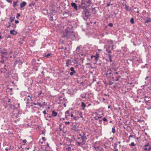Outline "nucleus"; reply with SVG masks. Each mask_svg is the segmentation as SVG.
Masks as SVG:
<instances>
[{"label":"nucleus","mask_w":151,"mask_h":151,"mask_svg":"<svg viewBox=\"0 0 151 151\" xmlns=\"http://www.w3.org/2000/svg\"><path fill=\"white\" fill-rule=\"evenodd\" d=\"M73 27L71 25H69L67 27V40L70 39L69 43H67L68 45V48L69 50L72 48L71 45L72 44L70 40H74L75 39V34L73 32L72 29Z\"/></svg>","instance_id":"f257e3e1"},{"label":"nucleus","mask_w":151,"mask_h":151,"mask_svg":"<svg viewBox=\"0 0 151 151\" xmlns=\"http://www.w3.org/2000/svg\"><path fill=\"white\" fill-rule=\"evenodd\" d=\"M80 136H81L80 138H81V139L77 142L78 145L79 146H80L81 144H84L83 142H85L87 139L84 133H83L82 134H80Z\"/></svg>","instance_id":"f03ea898"},{"label":"nucleus","mask_w":151,"mask_h":151,"mask_svg":"<svg viewBox=\"0 0 151 151\" xmlns=\"http://www.w3.org/2000/svg\"><path fill=\"white\" fill-rule=\"evenodd\" d=\"M12 52V51L11 50H10L9 52H4L2 51L1 52V59H3L4 58H5V60H7L8 58L6 56L8 55L11 54Z\"/></svg>","instance_id":"7ed1b4c3"},{"label":"nucleus","mask_w":151,"mask_h":151,"mask_svg":"<svg viewBox=\"0 0 151 151\" xmlns=\"http://www.w3.org/2000/svg\"><path fill=\"white\" fill-rule=\"evenodd\" d=\"M71 142H72V141H71L67 137V143H68V144H67V146L68 145V147L67 148V150L70 151L71 150V147H72V145L70 144H69V143H71Z\"/></svg>","instance_id":"20e7f679"},{"label":"nucleus","mask_w":151,"mask_h":151,"mask_svg":"<svg viewBox=\"0 0 151 151\" xmlns=\"http://www.w3.org/2000/svg\"><path fill=\"white\" fill-rule=\"evenodd\" d=\"M99 57V54L97 52L96 53V55H92L91 56V58L93 59V58H94L95 61V63H96L97 61L98 60V58Z\"/></svg>","instance_id":"39448f33"},{"label":"nucleus","mask_w":151,"mask_h":151,"mask_svg":"<svg viewBox=\"0 0 151 151\" xmlns=\"http://www.w3.org/2000/svg\"><path fill=\"white\" fill-rule=\"evenodd\" d=\"M72 6L76 10H78V7L76 4L74 3H71Z\"/></svg>","instance_id":"423d86ee"},{"label":"nucleus","mask_w":151,"mask_h":151,"mask_svg":"<svg viewBox=\"0 0 151 151\" xmlns=\"http://www.w3.org/2000/svg\"><path fill=\"white\" fill-rule=\"evenodd\" d=\"M27 4L26 3L25 1L22 2L20 4V9H22L24 6L25 5H26Z\"/></svg>","instance_id":"0eeeda50"},{"label":"nucleus","mask_w":151,"mask_h":151,"mask_svg":"<svg viewBox=\"0 0 151 151\" xmlns=\"http://www.w3.org/2000/svg\"><path fill=\"white\" fill-rule=\"evenodd\" d=\"M10 33L11 34L14 35H17V32L14 30H10Z\"/></svg>","instance_id":"6e6552de"},{"label":"nucleus","mask_w":151,"mask_h":151,"mask_svg":"<svg viewBox=\"0 0 151 151\" xmlns=\"http://www.w3.org/2000/svg\"><path fill=\"white\" fill-rule=\"evenodd\" d=\"M85 4H86L88 6L89 5L91 4V0H86L85 1Z\"/></svg>","instance_id":"1a4fd4ad"},{"label":"nucleus","mask_w":151,"mask_h":151,"mask_svg":"<svg viewBox=\"0 0 151 151\" xmlns=\"http://www.w3.org/2000/svg\"><path fill=\"white\" fill-rule=\"evenodd\" d=\"M81 106L82 107V110H84L85 109V107L86 106V105L84 102H81Z\"/></svg>","instance_id":"9d476101"},{"label":"nucleus","mask_w":151,"mask_h":151,"mask_svg":"<svg viewBox=\"0 0 151 151\" xmlns=\"http://www.w3.org/2000/svg\"><path fill=\"white\" fill-rule=\"evenodd\" d=\"M125 8L127 11H130L131 10V7H129L128 6L126 5Z\"/></svg>","instance_id":"9b49d317"},{"label":"nucleus","mask_w":151,"mask_h":151,"mask_svg":"<svg viewBox=\"0 0 151 151\" xmlns=\"http://www.w3.org/2000/svg\"><path fill=\"white\" fill-rule=\"evenodd\" d=\"M149 145V143H148L147 144L145 145L144 147H145L144 149V150H147V147Z\"/></svg>","instance_id":"f8f14e48"},{"label":"nucleus","mask_w":151,"mask_h":151,"mask_svg":"<svg viewBox=\"0 0 151 151\" xmlns=\"http://www.w3.org/2000/svg\"><path fill=\"white\" fill-rule=\"evenodd\" d=\"M15 17L14 16H11L10 17V22H12L13 21H14L15 19Z\"/></svg>","instance_id":"ddd939ff"},{"label":"nucleus","mask_w":151,"mask_h":151,"mask_svg":"<svg viewBox=\"0 0 151 151\" xmlns=\"http://www.w3.org/2000/svg\"><path fill=\"white\" fill-rule=\"evenodd\" d=\"M33 104L35 105H37L40 106V107H42V105L39 102L37 103H34Z\"/></svg>","instance_id":"4468645a"},{"label":"nucleus","mask_w":151,"mask_h":151,"mask_svg":"<svg viewBox=\"0 0 151 151\" xmlns=\"http://www.w3.org/2000/svg\"><path fill=\"white\" fill-rule=\"evenodd\" d=\"M52 115L53 116H56L57 115V113L54 111H53L52 112Z\"/></svg>","instance_id":"2eb2a0df"},{"label":"nucleus","mask_w":151,"mask_h":151,"mask_svg":"<svg viewBox=\"0 0 151 151\" xmlns=\"http://www.w3.org/2000/svg\"><path fill=\"white\" fill-rule=\"evenodd\" d=\"M107 73H108L109 74H111V68H108Z\"/></svg>","instance_id":"dca6fc26"},{"label":"nucleus","mask_w":151,"mask_h":151,"mask_svg":"<svg viewBox=\"0 0 151 151\" xmlns=\"http://www.w3.org/2000/svg\"><path fill=\"white\" fill-rule=\"evenodd\" d=\"M93 147L95 149L96 151H98L99 150V146L96 147L95 145H93Z\"/></svg>","instance_id":"f3484780"},{"label":"nucleus","mask_w":151,"mask_h":151,"mask_svg":"<svg viewBox=\"0 0 151 151\" xmlns=\"http://www.w3.org/2000/svg\"><path fill=\"white\" fill-rule=\"evenodd\" d=\"M108 56L109 58V60L110 62H112V60L111 59L112 58V55L110 54H109L108 55Z\"/></svg>","instance_id":"a211bd4d"},{"label":"nucleus","mask_w":151,"mask_h":151,"mask_svg":"<svg viewBox=\"0 0 151 151\" xmlns=\"http://www.w3.org/2000/svg\"><path fill=\"white\" fill-rule=\"evenodd\" d=\"M151 22V19L150 18H149L146 20L145 21V23H148L149 22Z\"/></svg>","instance_id":"6ab92c4d"},{"label":"nucleus","mask_w":151,"mask_h":151,"mask_svg":"<svg viewBox=\"0 0 151 151\" xmlns=\"http://www.w3.org/2000/svg\"><path fill=\"white\" fill-rule=\"evenodd\" d=\"M115 127H113L112 128V132L113 134H114L115 133Z\"/></svg>","instance_id":"aec40b11"},{"label":"nucleus","mask_w":151,"mask_h":151,"mask_svg":"<svg viewBox=\"0 0 151 151\" xmlns=\"http://www.w3.org/2000/svg\"><path fill=\"white\" fill-rule=\"evenodd\" d=\"M70 70L71 71V72H76V71L74 70V68L73 67H71L70 68Z\"/></svg>","instance_id":"412c9836"},{"label":"nucleus","mask_w":151,"mask_h":151,"mask_svg":"<svg viewBox=\"0 0 151 151\" xmlns=\"http://www.w3.org/2000/svg\"><path fill=\"white\" fill-rule=\"evenodd\" d=\"M81 96L83 98H86V96L84 94L82 93L81 95Z\"/></svg>","instance_id":"4be33fe9"},{"label":"nucleus","mask_w":151,"mask_h":151,"mask_svg":"<svg viewBox=\"0 0 151 151\" xmlns=\"http://www.w3.org/2000/svg\"><path fill=\"white\" fill-rule=\"evenodd\" d=\"M118 144L116 143H114V149H117V146Z\"/></svg>","instance_id":"5701e85b"},{"label":"nucleus","mask_w":151,"mask_h":151,"mask_svg":"<svg viewBox=\"0 0 151 151\" xmlns=\"http://www.w3.org/2000/svg\"><path fill=\"white\" fill-rule=\"evenodd\" d=\"M81 136H80V134H79V135L77 137V142L78 141L81 140V138H80Z\"/></svg>","instance_id":"b1692460"},{"label":"nucleus","mask_w":151,"mask_h":151,"mask_svg":"<svg viewBox=\"0 0 151 151\" xmlns=\"http://www.w3.org/2000/svg\"><path fill=\"white\" fill-rule=\"evenodd\" d=\"M76 72H70V73L69 74H70V75L71 76H72L73 74L75 73H76Z\"/></svg>","instance_id":"393cba45"},{"label":"nucleus","mask_w":151,"mask_h":151,"mask_svg":"<svg viewBox=\"0 0 151 151\" xmlns=\"http://www.w3.org/2000/svg\"><path fill=\"white\" fill-rule=\"evenodd\" d=\"M18 1H15L13 2V6L14 7L16 6L17 4Z\"/></svg>","instance_id":"a878e982"},{"label":"nucleus","mask_w":151,"mask_h":151,"mask_svg":"<svg viewBox=\"0 0 151 151\" xmlns=\"http://www.w3.org/2000/svg\"><path fill=\"white\" fill-rule=\"evenodd\" d=\"M11 22H8V23H9V25L7 27V28H9L11 26Z\"/></svg>","instance_id":"bb28decb"},{"label":"nucleus","mask_w":151,"mask_h":151,"mask_svg":"<svg viewBox=\"0 0 151 151\" xmlns=\"http://www.w3.org/2000/svg\"><path fill=\"white\" fill-rule=\"evenodd\" d=\"M67 14H68L69 16H72V14L71 12H67Z\"/></svg>","instance_id":"cd10ccee"},{"label":"nucleus","mask_w":151,"mask_h":151,"mask_svg":"<svg viewBox=\"0 0 151 151\" xmlns=\"http://www.w3.org/2000/svg\"><path fill=\"white\" fill-rule=\"evenodd\" d=\"M96 78L95 76H93L92 80L93 82L96 81Z\"/></svg>","instance_id":"c85d7f7f"},{"label":"nucleus","mask_w":151,"mask_h":151,"mask_svg":"<svg viewBox=\"0 0 151 151\" xmlns=\"http://www.w3.org/2000/svg\"><path fill=\"white\" fill-rule=\"evenodd\" d=\"M78 113L79 114V115H80V116H81V118H83V116H82V112H78Z\"/></svg>","instance_id":"c756f323"},{"label":"nucleus","mask_w":151,"mask_h":151,"mask_svg":"<svg viewBox=\"0 0 151 151\" xmlns=\"http://www.w3.org/2000/svg\"><path fill=\"white\" fill-rule=\"evenodd\" d=\"M130 21L132 24H133L134 23V19L133 18H132L130 19Z\"/></svg>","instance_id":"7c9ffc66"},{"label":"nucleus","mask_w":151,"mask_h":151,"mask_svg":"<svg viewBox=\"0 0 151 151\" xmlns=\"http://www.w3.org/2000/svg\"><path fill=\"white\" fill-rule=\"evenodd\" d=\"M148 147H149L147 148V150L150 151L151 150V146L149 144V145Z\"/></svg>","instance_id":"2f4dec72"},{"label":"nucleus","mask_w":151,"mask_h":151,"mask_svg":"<svg viewBox=\"0 0 151 151\" xmlns=\"http://www.w3.org/2000/svg\"><path fill=\"white\" fill-rule=\"evenodd\" d=\"M143 121L140 118V119H138L137 121V122H139V123H141L142 122H143Z\"/></svg>","instance_id":"473e14b6"},{"label":"nucleus","mask_w":151,"mask_h":151,"mask_svg":"<svg viewBox=\"0 0 151 151\" xmlns=\"http://www.w3.org/2000/svg\"><path fill=\"white\" fill-rule=\"evenodd\" d=\"M17 55V52H16L15 53H14L13 55L14 58H15Z\"/></svg>","instance_id":"72a5a7b5"},{"label":"nucleus","mask_w":151,"mask_h":151,"mask_svg":"<svg viewBox=\"0 0 151 151\" xmlns=\"http://www.w3.org/2000/svg\"><path fill=\"white\" fill-rule=\"evenodd\" d=\"M12 25L13 28H15L17 26H16V25L15 24H12Z\"/></svg>","instance_id":"f704fd0d"},{"label":"nucleus","mask_w":151,"mask_h":151,"mask_svg":"<svg viewBox=\"0 0 151 151\" xmlns=\"http://www.w3.org/2000/svg\"><path fill=\"white\" fill-rule=\"evenodd\" d=\"M52 54L51 53H48L45 56L47 57H48L49 56H50Z\"/></svg>","instance_id":"c9c22d12"},{"label":"nucleus","mask_w":151,"mask_h":151,"mask_svg":"<svg viewBox=\"0 0 151 151\" xmlns=\"http://www.w3.org/2000/svg\"><path fill=\"white\" fill-rule=\"evenodd\" d=\"M130 145L131 146H134L135 145V144H134V142H132L130 144Z\"/></svg>","instance_id":"e433bc0d"},{"label":"nucleus","mask_w":151,"mask_h":151,"mask_svg":"<svg viewBox=\"0 0 151 151\" xmlns=\"http://www.w3.org/2000/svg\"><path fill=\"white\" fill-rule=\"evenodd\" d=\"M118 68H116L113 67L111 68V69H112L114 71H116L117 70V69Z\"/></svg>","instance_id":"4c0bfd02"},{"label":"nucleus","mask_w":151,"mask_h":151,"mask_svg":"<svg viewBox=\"0 0 151 151\" xmlns=\"http://www.w3.org/2000/svg\"><path fill=\"white\" fill-rule=\"evenodd\" d=\"M64 128H64L63 129L61 128H60V131H63V132L64 133L66 131L65 130Z\"/></svg>","instance_id":"58836bf2"},{"label":"nucleus","mask_w":151,"mask_h":151,"mask_svg":"<svg viewBox=\"0 0 151 151\" xmlns=\"http://www.w3.org/2000/svg\"><path fill=\"white\" fill-rule=\"evenodd\" d=\"M103 120L104 122H107V119L105 117H104L103 118Z\"/></svg>","instance_id":"ea45409f"},{"label":"nucleus","mask_w":151,"mask_h":151,"mask_svg":"<svg viewBox=\"0 0 151 151\" xmlns=\"http://www.w3.org/2000/svg\"><path fill=\"white\" fill-rule=\"evenodd\" d=\"M20 14H19V13H17V16L16 17V18L17 19H18L19 18V17H20Z\"/></svg>","instance_id":"a19ab883"},{"label":"nucleus","mask_w":151,"mask_h":151,"mask_svg":"<svg viewBox=\"0 0 151 151\" xmlns=\"http://www.w3.org/2000/svg\"><path fill=\"white\" fill-rule=\"evenodd\" d=\"M64 55H63V53H62V56L63 57V58H65V52H64Z\"/></svg>","instance_id":"79ce46f5"},{"label":"nucleus","mask_w":151,"mask_h":151,"mask_svg":"<svg viewBox=\"0 0 151 151\" xmlns=\"http://www.w3.org/2000/svg\"><path fill=\"white\" fill-rule=\"evenodd\" d=\"M109 26L110 27H112L113 26V24L112 23H109Z\"/></svg>","instance_id":"37998d69"},{"label":"nucleus","mask_w":151,"mask_h":151,"mask_svg":"<svg viewBox=\"0 0 151 151\" xmlns=\"http://www.w3.org/2000/svg\"><path fill=\"white\" fill-rule=\"evenodd\" d=\"M101 117H98V116H96L94 117V118L96 120H97L98 119H99V118H101Z\"/></svg>","instance_id":"c03bdc74"},{"label":"nucleus","mask_w":151,"mask_h":151,"mask_svg":"<svg viewBox=\"0 0 151 151\" xmlns=\"http://www.w3.org/2000/svg\"><path fill=\"white\" fill-rule=\"evenodd\" d=\"M69 116L70 115L71 117H73V112L71 111V114L70 115L69 114Z\"/></svg>","instance_id":"a18cd8bd"},{"label":"nucleus","mask_w":151,"mask_h":151,"mask_svg":"<svg viewBox=\"0 0 151 151\" xmlns=\"http://www.w3.org/2000/svg\"><path fill=\"white\" fill-rule=\"evenodd\" d=\"M4 58L3 59H2V60L0 61V62L2 63H4Z\"/></svg>","instance_id":"49530a36"},{"label":"nucleus","mask_w":151,"mask_h":151,"mask_svg":"<svg viewBox=\"0 0 151 151\" xmlns=\"http://www.w3.org/2000/svg\"><path fill=\"white\" fill-rule=\"evenodd\" d=\"M106 51H107L109 53H110L111 52V51L110 50H109L108 49H107V50H106Z\"/></svg>","instance_id":"de8ad7c7"},{"label":"nucleus","mask_w":151,"mask_h":151,"mask_svg":"<svg viewBox=\"0 0 151 151\" xmlns=\"http://www.w3.org/2000/svg\"><path fill=\"white\" fill-rule=\"evenodd\" d=\"M50 20L52 21H53V18L51 16L50 18Z\"/></svg>","instance_id":"09e8293b"},{"label":"nucleus","mask_w":151,"mask_h":151,"mask_svg":"<svg viewBox=\"0 0 151 151\" xmlns=\"http://www.w3.org/2000/svg\"><path fill=\"white\" fill-rule=\"evenodd\" d=\"M113 83V82L112 81H110L109 83V84L111 85H112V84Z\"/></svg>","instance_id":"8fccbe9b"},{"label":"nucleus","mask_w":151,"mask_h":151,"mask_svg":"<svg viewBox=\"0 0 151 151\" xmlns=\"http://www.w3.org/2000/svg\"><path fill=\"white\" fill-rule=\"evenodd\" d=\"M6 1L8 2L11 3L12 2V0H6Z\"/></svg>","instance_id":"3c124183"},{"label":"nucleus","mask_w":151,"mask_h":151,"mask_svg":"<svg viewBox=\"0 0 151 151\" xmlns=\"http://www.w3.org/2000/svg\"><path fill=\"white\" fill-rule=\"evenodd\" d=\"M43 113L44 114H47V113H46V110H45L44 111H43Z\"/></svg>","instance_id":"603ef678"},{"label":"nucleus","mask_w":151,"mask_h":151,"mask_svg":"<svg viewBox=\"0 0 151 151\" xmlns=\"http://www.w3.org/2000/svg\"><path fill=\"white\" fill-rule=\"evenodd\" d=\"M19 61H18V60H16L15 61V63H14L17 64L19 63Z\"/></svg>","instance_id":"864d4df0"},{"label":"nucleus","mask_w":151,"mask_h":151,"mask_svg":"<svg viewBox=\"0 0 151 151\" xmlns=\"http://www.w3.org/2000/svg\"><path fill=\"white\" fill-rule=\"evenodd\" d=\"M26 142H27V141L25 139H24L23 140V143H25Z\"/></svg>","instance_id":"5fc2aeb1"},{"label":"nucleus","mask_w":151,"mask_h":151,"mask_svg":"<svg viewBox=\"0 0 151 151\" xmlns=\"http://www.w3.org/2000/svg\"><path fill=\"white\" fill-rule=\"evenodd\" d=\"M19 22V21L18 20H15V23L16 24H18Z\"/></svg>","instance_id":"6e6d98bb"},{"label":"nucleus","mask_w":151,"mask_h":151,"mask_svg":"<svg viewBox=\"0 0 151 151\" xmlns=\"http://www.w3.org/2000/svg\"><path fill=\"white\" fill-rule=\"evenodd\" d=\"M29 99H27V102L26 103L27 104H29Z\"/></svg>","instance_id":"4d7b16f0"},{"label":"nucleus","mask_w":151,"mask_h":151,"mask_svg":"<svg viewBox=\"0 0 151 151\" xmlns=\"http://www.w3.org/2000/svg\"><path fill=\"white\" fill-rule=\"evenodd\" d=\"M80 47H77L76 49V51H77L78 50H79L80 49Z\"/></svg>","instance_id":"13d9d810"},{"label":"nucleus","mask_w":151,"mask_h":151,"mask_svg":"<svg viewBox=\"0 0 151 151\" xmlns=\"http://www.w3.org/2000/svg\"><path fill=\"white\" fill-rule=\"evenodd\" d=\"M73 119H74V120H76H76H77V118L76 117H73Z\"/></svg>","instance_id":"bf43d9fd"},{"label":"nucleus","mask_w":151,"mask_h":151,"mask_svg":"<svg viewBox=\"0 0 151 151\" xmlns=\"http://www.w3.org/2000/svg\"><path fill=\"white\" fill-rule=\"evenodd\" d=\"M114 14L115 15V16H114V17H116V15H117V14L115 12H114Z\"/></svg>","instance_id":"052dcab7"},{"label":"nucleus","mask_w":151,"mask_h":151,"mask_svg":"<svg viewBox=\"0 0 151 151\" xmlns=\"http://www.w3.org/2000/svg\"><path fill=\"white\" fill-rule=\"evenodd\" d=\"M70 112L69 110H68L67 111V114H69V112Z\"/></svg>","instance_id":"680f3d73"},{"label":"nucleus","mask_w":151,"mask_h":151,"mask_svg":"<svg viewBox=\"0 0 151 151\" xmlns=\"http://www.w3.org/2000/svg\"><path fill=\"white\" fill-rule=\"evenodd\" d=\"M3 70L4 72H5L6 70V69L5 68H4Z\"/></svg>","instance_id":"e2e57ef3"},{"label":"nucleus","mask_w":151,"mask_h":151,"mask_svg":"<svg viewBox=\"0 0 151 151\" xmlns=\"http://www.w3.org/2000/svg\"><path fill=\"white\" fill-rule=\"evenodd\" d=\"M111 107V105H109L108 106V109H110Z\"/></svg>","instance_id":"0e129e2a"},{"label":"nucleus","mask_w":151,"mask_h":151,"mask_svg":"<svg viewBox=\"0 0 151 151\" xmlns=\"http://www.w3.org/2000/svg\"><path fill=\"white\" fill-rule=\"evenodd\" d=\"M42 139L43 140L45 141V138L44 137H42Z\"/></svg>","instance_id":"69168bd1"},{"label":"nucleus","mask_w":151,"mask_h":151,"mask_svg":"<svg viewBox=\"0 0 151 151\" xmlns=\"http://www.w3.org/2000/svg\"><path fill=\"white\" fill-rule=\"evenodd\" d=\"M115 150H114V151H118V149H114Z\"/></svg>","instance_id":"338daca9"},{"label":"nucleus","mask_w":151,"mask_h":151,"mask_svg":"<svg viewBox=\"0 0 151 151\" xmlns=\"http://www.w3.org/2000/svg\"><path fill=\"white\" fill-rule=\"evenodd\" d=\"M110 5V3H108L107 5V6H109Z\"/></svg>","instance_id":"774afa93"}]
</instances>
